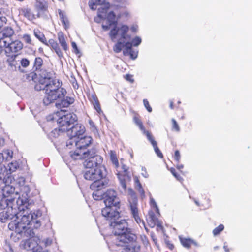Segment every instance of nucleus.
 Wrapping results in <instances>:
<instances>
[{
    "label": "nucleus",
    "mask_w": 252,
    "mask_h": 252,
    "mask_svg": "<svg viewBox=\"0 0 252 252\" xmlns=\"http://www.w3.org/2000/svg\"><path fill=\"white\" fill-rule=\"evenodd\" d=\"M45 45L47 46H50L53 50H54V51L59 57L61 58L63 57V52H62L58 43L54 39H49L48 41H47V45Z\"/></svg>",
    "instance_id": "412c9836"
},
{
    "label": "nucleus",
    "mask_w": 252,
    "mask_h": 252,
    "mask_svg": "<svg viewBox=\"0 0 252 252\" xmlns=\"http://www.w3.org/2000/svg\"><path fill=\"white\" fill-rule=\"evenodd\" d=\"M4 48V52L6 56L16 55L18 56L20 52L23 48V43L19 40H5L2 44Z\"/></svg>",
    "instance_id": "6e6552de"
},
{
    "label": "nucleus",
    "mask_w": 252,
    "mask_h": 252,
    "mask_svg": "<svg viewBox=\"0 0 252 252\" xmlns=\"http://www.w3.org/2000/svg\"><path fill=\"white\" fill-rule=\"evenodd\" d=\"M28 252H41V251L37 248L34 247L32 250H29Z\"/></svg>",
    "instance_id": "3c124183"
},
{
    "label": "nucleus",
    "mask_w": 252,
    "mask_h": 252,
    "mask_svg": "<svg viewBox=\"0 0 252 252\" xmlns=\"http://www.w3.org/2000/svg\"><path fill=\"white\" fill-rule=\"evenodd\" d=\"M8 58L6 60V62L8 63V65L12 68L13 67H16V58L18 56L16 55H11L9 56H6Z\"/></svg>",
    "instance_id": "2f4dec72"
},
{
    "label": "nucleus",
    "mask_w": 252,
    "mask_h": 252,
    "mask_svg": "<svg viewBox=\"0 0 252 252\" xmlns=\"http://www.w3.org/2000/svg\"><path fill=\"white\" fill-rule=\"evenodd\" d=\"M176 167L180 171V173H178L176 169L173 167H171L169 169V171L178 181L181 183H183V179L182 175H184V173L181 170L183 168L184 166L182 164L177 165Z\"/></svg>",
    "instance_id": "5701e85b"
},
{
    "label": "nucleus",
    "mask_w": 252,
    "mask_h": 252,
    "mask_svg": "<svg viewBox=\"0 0 252 252\" xmlns=\"http://www.w3.org/2000/svg\"><path fill=\"white\" fill-rule=\"evenodd\" d=\"M170 107L171 109H174V106H173V102L171 101L170 102Z\"/></svg>",
    "instance_id": "864d4df0"
},
{
    "label": "nucleus",
    "mask_w": 252,
    "mask_h": 252,
    "mask_svg": "<svg viewBox=\"0 0 252 252\" xmlns=\"http://www.w3.org/2000/svg\"><path fill=\"white\" fill-rule=\"evenodd\" d=\"M35 12L38 14L39 18H40L45 12L48 11V3L47 1L37 0L35 5Z\"/></svg>",
    "instance_id": "f3484780"
},
{
    "label": "nucleus",
    "mask_w": 252,
    "mask_h": 252,
    "mask_svg": "<svg viewBox=\"0 0 252 252\" xmlns=\"http://www.w3.org/2000/svg\"><path fill=\"white\" fill-rule=\"evenodd\" d=\"M89 99L93 104L94 108L96 111L98 113H100L101 112V106L96 95L95 94H92L90 95Z\"/></svg>",
    "instance_id": "cd10ccee"
},
{
    "label": "nucleus",
    "mask_w": 252,
    "mask_h": 252,
    "mask_svg": "<svg viewBox=\"0 0 252 252\" xmlns=\"http://www.w3.org/2000/svg\"><path fill=\"white\" fill-rule=\"evenodd\" d=\"M179 240L182 246L188 249L191 248L192 246H198L197 242L195 240L190 238H186L180 236Z\"/></svg>",
    "instance_id": "a211bd4d"
},
{
    "label": "nucleus",
    "mask_w": 252,
    "mask_h": 252,
    "mask_svg": "<svg viewBox=\"0 0 252 252\" xmlns=\"http://www.w3.org/2000/svg\"><path fill=\"white\" fill-rule=\"evenodd\" d=\"M61 99V101L58 103H56V106L59 109H61L60 111L62 110V108L68 107L70 104L73 103L74 100L73 98L70 97H66V98H64V97L62 98H60ZM64 111V110H63ZM66 111V110H64ZM67 112L69 113L66 111Z\"/></svg>",
    "instance_id": "aec40b11"
},
{
    "label": "nucleus",
    "mask_w": 252,
    "mask_h": 252,
    "mask_svg": "<svg viewBox=\"0 0 252 252\" xmlns=\"http://www.w3.org/2000/svg\"><path fill=\"white\" fill-rule=\"evenodd\" d=\"M116 18V15L113 11H110L107 15V19L109 21V23L107 25H102V27L104 31H108L110 29L112 25H116L117 21H113Z\"/></svg>",
    "instance_id": "b1692460"
},
{
    "label": "nucleus",
    "mask_w": 252,
    "mask_h": 252,
    "mask_svg": "<svg viewBox=\"0 0 252 252\" xmlns=\"http://www.w3.org/2000/svg\"><path fill=\"white\" fill-rule=\"evenodd\" d=\"M110 156L112 163L115 165L116 168H118L119 164L116 153L114 151H111Z\"/></svg>",
    "instance_id": "72a5a7b5"
},
{
    "label": "nucleus",
    "mask_w": 252,
    "mask_h": 252,
    "mask_svg": "<svg viewBox=\"0 0 252 252\" xmlns=\"http://www.w3.org/2000/svg\"><path fill=\"white\" fill-rule=\"evenodd\" d=\"M20 14L30 21L39 18L38 14L29 7H23L19 10Z\"/></svg>",
    "instance_id": "4468645a"
},
{
    "label": "nucleus",
    "mask_w": 252,
    "mask_h": 252,
    "mask_svg": "<svg viewBox=\"0 0 252 252\" xmlns=\"http://www.w3.org/2000/svg\"><path fill=\"white\" fill-rule=\"evenodd\" d=\"M43 65V60L42 58L40 57H36L34 59V61L33 63L32 66V70L34 71H40V73L42 71L44 70L45 69H41V67Z\"/></svg>",
    "instance_id": "393cba45"
},
{
    "label": "nucleus",
    "mask_w": 252,
    "mask_h": 252,
    "mask_svg": "<svg viewBox=\"0 0 252 252\" xmlns=\"http://www.w3.org/2000/svg\"><path fill=\"white\" fill-rule=\"evenodd\" d=\"M14 218L15 219L9 223L8 227L10 230L15 231L18 233H21L26 230L32 223V215L27 211H16V215Z\"/></svg>",
    "instance_id": "423d86ee"
},
{
    "label": "nucleus",
    "mask_w": 252,
    "mask_h": 252,
    "mask_svg": "<svg viewBox=\"0 0 252 252\" xmlns=\"http://www.w3.org/2000/svg\"><path fill=\"white\" fill-rule=\"evenodd\" d=\"M143 104L145 107L146 108V109L149 112H151L152 111V108L150 106L149 101H148L147 99H143Z\"/></svg>",
    "instance_id": "ea45409f"
},
{
    "label": "nucleus",
    "mask_w": 252,
    "mask_h": 252,
    "mask_svg": "<svg viewBox=\"0 0 252 252\" xmlns=\"http://www.w3.org/2000/svg\"><path fill=\"white\" fill-rule=\"evenodd\" d=\"M194 202L198 206L204 207L208 206L209 203V200L206 199V198H203L202 196L200 199L195 200Z\"/></svg>",
    "instance_id": "473e14b6"
},
{
    "label": "nucleus",
    "mask_w": 252,
    "mask_h": 252,
    "mask_svg": "<svg viewBox=\"0 0 252 252\" xmlns=\"http://www.w3.org/2000/svg\"><path fill=\"white\" fill-rule=\"evenodd\" d=\"M1 47H3L2 46H0V54L2 52V49L1 48Z\"/></svg>",
    "instance_id": "5fc2aeb1"
},
{
    "label": "nucleus",
    "mask_w": 252,
    "mask_h": 252,
    "mask_svg": "<svg viewBox=\"0 0 252 252\" xmlns=\"http://www.w3.org/2000/svg\"><path fill=\"white\" fill-rule=\"evenodd\" d=\"M113 206L106 205V207L101 210L102 216L109 221V224L115 220H118L120 217V213L113 208Z\"/></svg>",
    "instance_id": "9b49d317"
},
{
    "label": "nucleus",
    "mask_w": 252,
    "mask_h": 252,
    "mask_svg": "<svg viewBox=\"0 0 252 252\" xmlns=\"http://www.w3.org/2000/svg\"><path fill=\"white\" fill-rule=\"evenodd\" d=\"M125 49L123 51V54L125 56L129 55L132 59H135L137 57V52L135 51L132 48V43L127 42L125 43Z\"/></svg>",
    "instance_id": "6ab92c4d"
},
{
    "label": "nucleus",
    "mask_w": 252,
    "mask_h": 252,
    "mask_svg": "<svg viewBox=\"0 0 252 252\" xmlns=\"http://www.w3.org/2000/svg\"><path fill=\"white\" fill-rule=\"evenodd\" d=\"M14 201V198L10 199H1L0 201V210L2 211L0 212V221L5 222L7 220L13 219L16 215V209L13 208L12 205Z\"/></svg>",
    "instance_id": "0eeeda50"
},
{
    "label": "nucleus",
    "mask_w": 252,
    "mask_h": 252,
    "mask_svg": "<svg viewBox=\"0 0 252 252\" xmlns=\"http://www.w3.org/2000/svg\"><path fill=\"white\" fill-rule=\"evenodd\" d=\"M55 115L59 117L57 119L59 131H67L71 138H79L85 132L83 125L77 123L74 125L77 121V117L75 114L62 110L57 112Z\"/></svg>",
    "instance_id": "20e7f679"
},
{
    "label": "nucleus",
    "mask_w": 252,
    "mask_h": 252,
    "mask_svg": "<svg viewBox=\"0 0 252 252\" xmlns=\"http://www.w3.org/2000/svg\"><path fill=\"white\" fill-rule=\"evenodd\" d=\"M134 183L135 184V188L139 191L142 196L145 195V191L142 186L137 176L134 178Z\"/></svg>",
    "instance_id": "7c9ffc66"
},
{
    "label": "nucleus",
    "mask_w": 252,
    "mask_h": 252,
    "mask_svg": "<svg viewBox=\"0 0 252 252\" xmlns=\"http://www.w3.org/2000/svg\"><path fill=\"white\" fill-rule=\"evenodd\" d=\"M141 42V39L139 37H135L132 41V45L134 46H138Z\"/></svg>",
    "instance_id": "79ce46f5"
},
{
    "label": "nucleus",
    "mask_w": 252,
    "mask_h": 252,
    "mask_svg": "<svg viewBox=\"0 0 252 252\" xmlns=\"http://www.w3.org/2000/svg\"><path fill=\"white\" fill-rule=\"evenodd\" d=\"M224 229V226L223 224H220L218 227L213 229L212 233L214 236H217Z\"/></svg>",
    "instance_id": "e433bc0d"
},
{
    "label": "nucleus",
    "mask_w": 252,
    "mask_h": 252,
    "mask_svg": "<svg viewBox=\"0 0 252 252\" xmlns=\"http://www.w3.org/2000/svg\"><path fill=\"white\" fill-rule=\"evenodd\" d=\"M105 169L104 167L101 166L86 170L85 172L84 178L88 180L93 181L90 185V189L94 190L93 197L94 200H99L103 198V193L100 191L104 184L101 179L105 176Z\"/></svg>",
    "instance_id": "39448f33"
},
{
    "label": "nucleus",
    "mask_w": 252,
    "mask_h": 252,
    "mask_svg": "<svg viewBox=\"0 0 252 252\" xmlns=\"http://www.w3.org/2000/svg\"><path fill=\"white\" fill-rule=\"evenodd\" d=\"M7 18L5 16H0V29L7 22Z\"/></svg>",
    "instance_id": "a18cd8bd"
},
{
    "label": "nucleus",
    "mask_w": 252,
    "mask_h": 252,
    "mask_svg": "<svg viewBox=\"0 0 252 252\" xmlns=\"http://www.w3.org/2000/svg\"><path fill=\"white\" fill-rule=\"evenodd\" d=\"M171 129L173 131L179 132L180 131V128L179 124L177 123L175 119H171Z\"/></svg>",
    "instance_id": "c9c22d12"
},
{
    "label": "nucleus",
    "mask_w": 252,
    "mask_h": 252,
    "mask_svg": "<svg viewBox=\"0 0 252 252\" xmlns=\"http://www.w3.org/2000/svg\"><path fill=\"white\" fill-rule=\"evenodd\" d=\"M134 122L139 127L142 132L146 135L147 137L148 136V133H151L149 131L146 130L144 126L140 119L139 115L136 113H134V116L133 118Z\"/></svg>",
    "instance_id": "4be33fe9"
},
{
    "label": "nucleus",
    "mask_w": 252,
    "mask_h": 252,
    "mask_svg": "<svg viewBox=\"0 0 252 252\" xmlns=\"http://www.w3.org/2000/svg\"><path fill=\"white\" fill-rule=\"evenodd\" d=\"M129 202L131 213L135 220L140 226H141V224L142 226L145 227V222L139 216V211L137 208V199L136 197L135 196H132L131 198L129 199Z\"/></svg>",
    "instance_id": "f8f14e48"
},
{
    "label": "nucleus",
    "mask_w": 252,
    "mask_h": 252,
    "mask_svg": "<svg viewBox=\"0 0 252 252\" xmlns=\"http://www.w3.org/2000/svg\"><path fill=\"white\" fill-rule=\"evenodd\" d=\"M129 30V27L126 25H122L119 27H117L116 25L111 30L109 35L111 40L113 41H115L118 35L121 36V39L126 40L129 37V36L127 35Z\"/></svg>",
    "instance_id": "1a4fd4ad"
},
{
    "label": "nucleus",
    "mask_w": 252,
    "mask_h": 252,
    "mask_svg": "<svg viewBox=\"0 0 252 252\" xmlns=\"http://www.w3.org/2000/svg\"><path fill=\"white\" fill-rule=\"evenodd\" d=\"M125 43H124V42H122L120 41H118L113 46V51L116 53H120L122 51L123 48L124 47H125Z\"/></svg>",
    "instance_id": "f704fd0d"
},
{
    "label": "nucleus",
    "mask_w": 252,
    "mask_h": 252,
    "mask_svg": "<svg viewBox=\"0 0 252 252\" xmlns=\"http://www.w3.org/2000/svg\"><path fill=\"white\" fill-rule=\"evenodd\" d=\"M103 199L106 205L113 206L116 208H120V201L115 190L108 189L103 193Z\"/></svg>",
    "instance_id": "9d476101"
},
{
    "label": "nucleus",
    "mask_w": 252,
    "mask_h": 252,
    "mask_svg": "<svg viewBox=\"0 0 252 252\" xmlns=\"http://www.w3.org/2000/svg\"><path fill=\"white\" fill-rule=\"evenodd\" d=\"M124 78L126 80L130 82V83H133L134 81L133 78V75L131 74H127L124 76Z\"/></svg>",
    "instance_id": "49530a36"
},
{
    "label": "nucleus",
    "mask_w": 252,
    "mask_h": 252,
    "mask_svg": "<svg viewBox=\"0 0 252 252\" xmlns=\"http://www.w3.org/2000/svg\"><path fill=\"white\" fill-rule=\"evenodd\" d=\"M177 117L180 119H184L185 117L183 113V111L181 109H178L176 111V113Z\"/></svg>",
    "instance_id": "37998d69"
},
{
    "label": "nucleus",
    "mask_w": 252,
    "mask_h": 252,
    "mask_svg": "<svg viewBox=\"0 0 252 252\" xmlns=\"http://www.w3.org/2000/svg\"><path fill=\"white\" fill-rule=\"evenodd\" d=\"M149 141L150 142L151 144L152 145L155 152L157 154V155L161 158H163V154L160 151L159 149L158 146V144L157 142L155 140L154 137L153 136L151 133H148V136L147 137Z\"/></svg>",
    "instance_id": "bb28decb"
},
{
    "label": "nucleus",
    "mask_w": 252,
    "mask_h": 252,
    "mask_svg": "<svg viewBox=\"0 0 252 252\" xmlns=\"http://www.w3.org/2000/svg\"><path fill=\"white\" fill-rule=\"evenodd\" d=\"M109 225L116 236V245L124 247L121 252H140L137 236L128 228V223L125 220H115Z\"/></svg>",
    "instance_id": "f03ea898"
},
{
    "label": "nucleus",
    "mask_w": 252,
    "mask_h": 252,
    "mask_svg": "<svg viewBox=\"0 0 252 252\" xmlns=\"http://www.w3.org/2000/svg\"><path fill=\"white\" fill-rule=\"evenodd\" d=\"M123 170L119 171L117 173V177L120 181L121 186L124 190L126 189V181L130 180V177L128 175V169L126 166H122Z\"/></svg>",
    "instance_id": "ddd939ff"
},
{
    "label": "nucleus",
    "mask_w": 252,
    "mask_h": 252,
    "mask_svg": "<svg viewBox=\"0 0 252 252\" xmlns=\"http://www.w3.org/2000/svg\"><path fill=\"white\" fill-rule=\"evenodd\" d=\"M22 39L24 42L28 44H32V39L30 34H24L23 35Z\"/></svg>",
    "instance_id": "4c0bfd02"
},
{
    "label": "nucleus",
    "mask_w": 252,
    "mask_h": 252,
    "mask_svg": "<svg viewBox=\"0 0 252 252\" xmlns=\"http://www.w3.org/2000/svg\"><path fill=\"white\" fill-rule=\"evenodd\" d=\"M5 182L4 181V179L2 178V177L0 176V190L5 185Z\"/></svg>",
    "instance_id": "8fccbe9b"
},
{
    "label": "nucleus",
    "mask_w": 252,
    "mask_h": 252,
    "mask_svg": "<svg viewBox=\"0 0 252 252\" xmlns=\"http://www.w3.org/2000/svg\"><path fill=\"white\" fill-rule=\"evenodd\" d=\"M174 158L177 163H179L180 162L181 159V155L180 152L178 150H176L175 151Z\"/></svg>",
    "instance_id": "a19ab883"
},
{
    "label": "nucleus",
    "mask_w": 252,
    "mask_h": 252,
    "mask_svg": "<svg viewBox=\"0 0 252 252\" xmlns=\"http://www.w3.org/2000/svg\"><path fill=\"white\" fill-rule=\"evenodd\" d=\"M223 248H224V250H225V252H230V251H229V248H228V246H227V245H224V246H223Z\"/></svg>",
    "instance_id": "603ef678"
},
{
    "label": "nucleus",
    "mask_w": 252,
    "mask_h": 252,
    "mask_svg": "<svg viewBox=\"0 0 252 252\" xmlns=\"http://www.w3.org/2000/svg\"><path fill=\"white\" fill-rule=\"evenodd\" d=\"M14 34L13 29L10 27H6L0 32V46L4 43L5 40H11Z\"/></svg>",
    "instance_id": "2eb2a0df"
},
{
    "label": "nucleus",
    "mask_w": 252,
    "mask_h": 252,
    "mask_svg": "<svg viewBox=\"0 0 252 252\" xmlns=\"http://www.w3.org/2000/svg\"><path fill=\"white\" fill-rule=\"evenodd\" d=\"M92 138L90 136H85L75 141L76 150L70 152L71 157L75 160L87 158L84 165L86 170L103 166V158L96 154L94 150H87V147L92 143Z\"/></svg>",
    "instance_id": "7ed1b4c3"
},
{
    "label": "nucleus",
    "mask_w": 252,
    "mask_h": 252,
    "mask_svg": "<svg viewBox=\"0 0 252 252\" xmlns=\"http://www.w3.org/2000/svg\"><path fill=\"white\" fill-rule=\"evenodd\" d=\"M71 46L74 50V52L76 54H78L79 53V51L78 49L76 44L74 42H72L71 43Z\"/></svg>",
    "instance_id": "de8ad7c7"
},
{
    "label": "nucleus",
    "mask_w": 252,
    "mask_h": 252,
    "mask_svg": "<svg viewBox=\"0 0 252 252\" xmlns=\"http://www.w3.org/2000/svg\"><path fill=\"white\" fill-rule=\"evenodd\" d=\"M149 218L151 219L150 221H152V222L151 223L153 224L152 227H153L155 224V215L153 212L151 214L149 215Z\"/></svg>",
    "instance_id": "09e8293b"
},
{
    "label": "nucleus",
    "mask_w": 252,
    "mask_h": 252,
    "mask_svg": "<svg viewBox=\"0 0 252 252\" xmlns=\"http://www.w3.org/2000/svg\"><path fill=\"white\" fill-rule=\"evenodd\" d=\"M33 34L44 45H47V40L44 33L38 29L33 30Z\"/></svg>",
    "instance_id": "c85d7f7f"
},
{
    "label": "nucleus",
    "mask_w": 252,
    "mask_h": 252,
    "mask_svg": "<svg viewBox=\"0 0 252 252\" xmlns=\"http://www.w3.org/2000/svg\"><path fill=\"white\" fill-rule=\"evenodd\" d=\"M58 39L64 51L67 50L68 47L66 42L64 34L63 32H61L58 33Z\"/></svg>",
    "instance_id": "c756f323"
},
{
    "label": "nucleus",
    "mask_w": 252,
    "mask_h": 252,
    "mask_svg": "<svg viewBox=\"0 0 252 252\" xmlns=\"http://www.w3.org/2000/svg\"><path fill=\"white\" fill-rule=\"evenodd\" d=\"M89 5L90 8L93 10L96 9V3L93 0H90L89 2Z\"/></svg>",
    "instance_id": "c03bdc74"
},
{
    "label": "nucleus",
    "mask_w": 252,
    "mask_h": 252,
    "mask_svg": "<svg viewBox=\"0 0 252 252\" xmlns=\"http://www.w3.org/2000/svg\"><path fill=\"white\" fill-rule=\"evenodd\" d=\"M58 11L63 26L65 30H67L69 28L70 25L69 21L65 14V13L61 9H58Z\"/></svg>",
    "instance_id": "a878e982"
},
{
    "label": "nucleus",
    "mask_w": 252,
    "mask_h": 252,
    "mask_svg": "<svg viewBox=\"0 0 252 252\" xmlns=\"http://www.w3.org/2000/svg\"><path fill=\"white\" fill-rule=\"evenodd\" d=\"M14 188L12 186L5 184L0 190V197H1V199L5 198L7 200L13 198L11 197L10 198L8 197L14 193Z\"/></svg>",
    "instance_id": "dca6fc26"
},
{
    "label": "nucleus",
    "mask_w": 252,
    "mask_h": 252,
    "mask_svg": "<svg viewBox=\"0 0 252 252\" xmlns=\"http://www.w3.org/2000/svg\"><path fill=\"white\" fill-rule=\"evenodd\" d=\"M35 82V89L45 92L43 102L45 105L53 103L58 98H63L66 94V90L62 87V81L57 78L56 73L52 69L42 71Z\"/></svg>",
    "instance_id": "f257e3e1"
},
{
    "label": "nucleus",
    "mask_w": 252,
    "mask_h": 252,
    "mask_svg": "<svg viewBox=\"0 0 252 252\" xmlns=\"http://www.w3.org/2000/svg\"><path fill=\"white\" fill-rule=\"evenodd\" d=\"M20 63L23 67L26 68L30 65V61L27 58H22L20 61Z\"/></svg>",
    "instance_id": "58836bf2"
}]
</instances>
